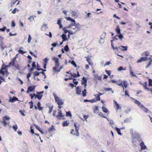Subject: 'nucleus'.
Listing matches in <instances>:
<instances>
[{
	"mask_svg": "<svg viewBox=\"0 0 152 152\" xmlns=\"http://www.w3.org/2000/svg\"><path fill=\"white\" fill-rule=\"evenodd\" d=\"M6 28V27L4 26L2 28H0V31H4Z\"/></svg>",
	"mask_w": 152,
	"mask_h": 152,
	"instance_id": "09e8293b",
	"label": "nucleus"
},
{
	"mask_svg": "<svg viewBox=\"0 0 152 152\" xmlns=\"http://www.w3.org/2000/svg\"><path fill=\"white\" fill-rule=\"evenodd\" d=\"M149 55V52L148 51L144 52L142 54V55L143 56H148Z\"/></svg>",
	"mask_w": 152,
	"mask_h": 152,
	"instance_id": "473e14b6",
	"label": "nucleus"
},
{
	"mask_svg": "<svg viewBox=\"0 0 152 152\" xmlns=\"http://www.w3.org/2000/svg\"><path fill=\"white\" fill-rule=\"evenodd\" d=\"M10 118L6 116H4L2 118V121H1V123L4 126H6L7 125L9 124V122H6V121H9L10 119Z\"/></svg>",
	"mask_w": 152,
	"mask_h": 152,
	"instance_id": "6e6552de",
	"label": "nucleus"
},
{
	"mask_svg": "<svg viewBox=\"0 0 152 152\" xmlns=\"http://www.w3.org/2000/svg\"><path fill=\"white\" fill-rule=\"evenodd\" d=\"M73 83L75 85H77L78 84V82L76 81L75 79H73Z\"/></svg>",
	"mask_w": 152,
	"mask_h": 152,
	"instance_id": "603ef678",
	"label": "nucleus"
},
{
	"mask_svg": "<svg viewBox=\"0 0 152 152\" xmlns=\"http://www.w3.org/2000/svg\"><path fill=\"white\" fill-rule=\"evenodd\" d=\"M126 69V67H125V68L124 69L123 68V67L122 66H120L119 67L118 69V71H121L122 70H125Z\"/></svg>",
	"mask_w": 152,
	"mask_h": 152,
	"instance_id": "a18cd8bd",
	"label": "nucleus"
},
{
	"mask_svg": "<svg viewBox=\"0 0 152 152\" xmlns=\"http://www.w3.org/2000/svg\"><path fill=\"white\" fill-rule=\"evenodd\" d=\"M104 90L105 91H108L110 90L112 91V88H105Z\"/></svg>",
	"mask_w": 152,
	"mask_h": 152,
	"instance_id": "8fccbe9b",
	"label": "nucleus"
},
{
	"mask_svg": "<svg viewBox=\"0 0 152 152\" xmlns=\"http://www.w3.org/2000/svg\"><path fill=\"white\" fill-rule=\"evenodd\" d=\"M69 124V122L68 121H64L62 123V125L63 127L68 126Z\"/></svg>",
	"mask_w": 152,
	"mask_h": 152,
	"instance_id": "aec40b11",
	"label": "nucleus"
},
{
	"mask_svg": "<svg viewBox=\"0 0 152 152\" xmlns=\"http://www.w3.org/2000/svg\"><path fill=\"white\" fill-rule=\"evenodd\" d=\"M11 26L12 27H14L15 26V24L13 21L12 22Z\"/></svg>",
	"mask_w": 152,
	"mask_h": 152,
	"instance_id": "13d9d810",
	"label": "nucleus"
},
{
	"mask_svg": "<svg viewBox=\"0 0 152 152\" xmlns=\"http://www.w3.org/2000/svg\"><path fill=\"white\" fill-rule=\"evenodd\" d=\"M32 66L33 67L35 68L36 67V65L35 64V62L33 61L32 63Z\"/></svg>",
	"mask_w": 152,
	"mask_h": 152,
	"instance_id": "680f3d73",
	"label": "nucleus"
},
{
	"mask_svg": "<svg viewBox=\"0 0 152 152\" xmlns=\"http://www.w3.org/2000/svg\"><path fill=\"white\" fill-rule=\"evenodd\" d=\"M44 92L43 91L40 92L37 91V94L35 93L31 94H30L29 96H30L31 99H32L34 96V98L35 99L37 98L39 100H40L43 96L42 94L44 93Z\"/></svg>",
	"mask_w": 152,
	"mask_h": 152,
	"instance_id": "20e7f679",
	"label": "nucleus"
},
{
	"mask_svg": "<svg viewBox=\"0 0 152 152\" xmlns=\"http://www.w3.org/2000/svg\"><path fill=\"white\" fill-rule=\"evenodd\" d=\"M29 103L30 104V109H31V108H33V103L32 100H31L30 102H29Z\"/></svg>",
	"mask_w": 152,
	"mask_h": 152,
	"instance_id": "58836bf2",
	"label": "nucleus"
},
{
	"mask_svg": "<svg viewBox=\"0 0 152 152\" xmlns=\"http://www.w3.org/2000/svg\"><path fill=\"white\" fill-rule=\"evenodd\" d=\"M53 95L54 96L56 102L58 105V108L61 109L62 107L61 105H62L64 104V102L63 101L62 99H61L59 97L57 96L56 94L53 93Z\"/></svg>",
	"mask_w": 152,
	"mask_h": 152,
	"instance_id": "f03ea898",
	"label": "nucleus"
},
{
	"mask_svg": "<svg viewBox=\"0 0 152 152\" xmlns=\"http://www.w3.org/2000/svg\"><path fill=\"white\" fill-rule=\"evenodd\" d=\"M17 101H18V99L15 96H13V97L12 98H10L9 100V101L10 102H14Z\"/></svg>",
	"mask_w": 152,
	"mask_h": 152,
	"instance_id": "a211bd4d",
	"label": "nucleus"
},
{
	"mask_svg": "<svg viewBox=\"0 0 152 152\" xmlns=\"http://www.w3.org/2000/svg\"><path fill=\"white\" fill-rule=\"evenodd\" d=\"M148 86L149 87H152V80L149 79H148ZM149 91L151 92V94H152V88H148Z\"/></svg>",
	"mask_w": 152,
	"mask_h": 152,
	"instance_id": "4468645a",
	"label": "nucleus"
},
{
	"mask_svg": "<svg viewBox=\"0 0 152 152\" xmlns=\"http://www.w3.org/2000/svg\"><path fill=\"white\" fill-rule=\"evenodd\" d=\"M58 113L57 115H56V110H54L53 111V116L54 117L56 116L57 118L58 119H64L65 118H64V115L62 114V111L61 110H58Z\"/></svg>",
	"mask_w": 152,
	"mask_h": 152,
	"instance_id": "0eeeda50",
	"label": "nucleus"
},
{
	"mask_svg": "<svg viewBox=\"0 0 152 152\" xmlns=\"http://www.w3.org/2000/svg\"><path fill=\"white\" fill-rule=\"evenodd\" d=\"M102 111L104 112L105 113H107L108 112V110L105 107H102Z\"/></svg>",
	"mask_w": 152,
	"mask_h": 152,
	"instance_id": "2f4dec72",
	"label": "nucleus"
},
{
	"mask_svg": "<svg viewBox=\"0 0 152 152\" xmlns=\"http://www.w3.org/2000/svg\"><path fill=\"white\" fill-rule=\"evenodd\" d=\"M48 60H49V59L47 58H46L45 59H44V63L45 64L46 63V64H47Z\"/></svg>",
	"mask_w": 152,
	"mask_h": 152,
	"instance_id": "6e6d98bb",
	"label": "nucleus"
},
{
	"mask_svg": "<svg viewBox=\"0 0 152 152\" xmlns=\"http://www.w3.org/2000/svg\"><path fill=\"white\" fill-rule=\"evenodd\" d=\"M67 20L70 21L72 23L70 24V25L65 27V28H71L73 26L77 27V24H76L75 20L73 18L70 17H68L66 18Z\"/></svg>",
	"mask_w": 152,
	"mask_h": 152,
	"instance_id": "423d86ee",
	"label": "nucleus"
},
{
	"mask_svg": "<svg viewBox=\"0 0 152 152\" xmlns=\"http://www.w3.org/2000/svg\"><path fill=\"white\" fill-rule=\"evenodd\" d=\"M18 52L19 53H21L22 54H23L24 53H25V52H24L23 50H19Z\"/></svg>",
	"mask_w": 152,
	"mask_h": 152,
	"instance_id": "69168bd1",
	"label": "nucleus"
},
{
	"mask_svg": "<svg viewBox=\"0 0 152 152\" xmlns=\"http://www.w3.org/2000/svg\"><path fill=\"white\" fill-rule=\"evenodd\" d=\"M71 64H72L75 67H76L77 65L74 61H72L71 62Z\"/></svg>",
	"mask_w": 152,
	"mask_h": 152,
	"instance_id": "a19ab883",
	"label": "nucleus"
},
{
	"mask_svg": "<svg viewBox=\"0 0 152 152\" xmlns=\"http://www.w3.org/2000/svg\"><path fill=\"white\" fill-rule=\"evenodd\" d=\"M8 67H9L8 65H6L4 64H2L0 70V74H1L3 76L5 75L7 77L9 74L7 69H6Z\"/></svg>",
	"mask_w": 152,
	"mask_h": 152,
	"instance_id": "7ed1b4c3",
	"label": "nucleus"
},
{
	"mask_svg": "<svg viewBox=\"0 0 152 152\" xmlns=\"http://www.w3.org/2000/svg\"><path fill=\"white\" fill-rule=\"evenodd\" d=\"M123 87H124V86L125 88H126L129 85L127 83V82L125 81H123Z\"/></svg>",
	"mask_w": 152,
	"mask_h": 152,
	"instance_id": "c756f323",
	"label": "nucleus"
},
{
	"mask_svg": "<svg viewBox=\"0 0 152 152\" xmlns=\"http://www.w3.org/2000/svg\"><path fill=\"white\" fill-rule=\"evenodd\" d=\"M139 83L140 84L143 86V87L144 89L148 90L149 91L148 88L147 87V82H144L143 83H142L140 81L139 82Z\"/></svg>",
	"mask_w": 152,
	"mask_h": 152,
	"instance_id": "ddd939ff",
	"label": "nucleus"
},
{
	"mask_svg": "<svg viewBox=\"0 0 152 152\" xmlns=\"http://www.w3.org/2000/svg\"><path fill=\"white\" fill-rule=\"evenodd\" d=\"M99 108L98 106H95L94 108V110H93V112L94 113H97V112H98L99 111Z\"/></svg>",
	"mask_w": 152,
	"mask_h": 152,
	"instance_id": "7c9ffc66",
	"label": "nucleus"
},
{
	"mask_svg": "<svg viewBox=\"0 0 152 152\" xmlns=\"http://www.w3.org/2000/svg\"><path fill=\"white\" fill-rule=\"evenodd\" d=\"M40 74V72H34V77H36V76L39 75Z\"/></svg>",
	"mask_w": 152,
	"mask_h": 152,
	"instance_id": "37998d69",
	"label": "nucleus"
},
{
	"mask_svg": "<svg viewBox=\"0 0 152 152\" xmlns=\"http://www.w3.org/2000/svg\"><path fill=\"white\" fill-rule=\"evenodd\" d=\"M87 80L86 78L85 77H83L82 78L81 83L82 85H84L85 88H86V86H87Z\"/></svg>",
	"mask_w": 152,
	"mask_h": 152,
	"instance_id": "f8f14e48",
	"label": "nucleus"
},
{
	"mask_svg": "<svg viewBox=\"0 0 152 152\" xmlns=\"http://www.w3.org/2000/svg\"><path fill=\"white\" fill-rule=\"evenodd\" d=\"M140 145L141 147L140 149L141 150L146 149L147 148V147L145 145V143L143 141L141 142Z\"/></svg>",
	"mask_w": 152,
	"mask_h": 152,
	"instance_id": "2eb2a0df",
	"label": "nucleus"
},
{
	"mask_svg": "<svg viewBox=\"0 0 152 152\" xmlns=\"http://www.w3.org/2000/svg\"><path fill=\"white\" fill-rule=\"evenodd\" d=\"M148 59H149V63L148 64L147 66L146 67V68H148V67H149L151 65V63L152 61V60L151 58H149Z\"/></svg>",
	"mask_w": 152,
	"mask_h": 152,
	"instance_id": "72a5a7b5",
	"label": "nucleus"
},
{
	"mask_svg": "<svg viewBox=\"0 0 152 152\" xmlns=\"http://www.w3.org/2000/svg\"><path fill=\"white\" fill-rule=\"evenodd\" d=\"M134 103L137 104L139 107H140V106L142 105L140 102L137 99L134 101Z\"/></svg>",
	"mask_w": 152,
	"mask_h": 152,
	"instance_id": "c85d7f7f",
	"label": "nucleus"
},
{
	"mask_svg": "<svg viewBox=\"0 0 152 152\" xmlns=\"http://www.w3.org/2000/svg\"><path fill=\"white\" fill-rule=\"evenodd\" d=\"M16 58L14 57L11 59V61L8 64L9 67L10 66H14L15 62L16 60Z\"/></svg>",
	"mask_w": 152,
	"mask_h": 152,
	"instance_id": "9b49d317",
	"label": "nucleus"
},
{
	"mask_svg": "<svg viewBox=\"0 0 152 152\" xmlns=\"http://www.w3.org/2000/svg\"><path fill=\"white\" fill-rule=\"evenodd\" d=\"M111 63L110 61H108L107 63H106L104 65V66H106L107 65H109Z\"/></svg>",
	"mask_w": 152,
	"mask_h": 152,
	"instance_id": "bf43d9fd",
	"label": "nucleus"
},
{
	"mask_svg": "<svg viewBox=\"0 0 152 152\" xmlns=\"http://www.w3.org/2000/svg\"><path fill=\"white\" fill-rule=\"evenodd\" d=\"M95 102H96V100L95 99L90 100V102L91 103H93Z\"/></svg>",
	"mask_w": 152,
	"mask_h": 152,
	"instance_id": "4d7b16f0",
	"label": "nucleus"
},
{
	"mask_svg": "<svg viewBox=\"0 0 152 152\" xmlns=\"http://www.w3.org/2000/svg\"><path fill=\"white\" fill-rule=\"evenodd\" d=\"M72 14L73 15L75 16L76 15L77 13L75 11H73L72 12Z\"/></svg>",
	"mask_w": 152,
	"mask_h": 152,
	"instance_id": "774afa93",
	"label": "nucleus"
},
{
	"mask_svg": "<svg viewBox=\"0 0 152 152\" xmlns=\"http://www.w3.org/2000/svg\"><path fill=\"white\" fill-rule=\"evenodd\" d=\"M115 31L118 34H121V30L119 28V27L118 26H117L116 27V28H115Z\"/></svg>",
	"mask_w": 152,
	"mask_h": 152,
	"instance_id": "5701e85b",
	"label": "nucleus"
},
{
	"mask_svg": "<svg viewBox=\"0 0 152 152\" xmlns=\"http://www.w3.org/2000/svg\"><path fill=\"white\" fill-rule=\"evenodd\" d=\"M35 126L36 127V128L37 129H38V130L39 131V130H40L41 129H40V127L37 125H35Z\"/></svg>",
	"mask_w": 152,
	"mask_h": 152,
	"instance_id": "338daca9",
	"label": "nucleus"
},
{
	"mask_svg": "<svg viewBox=\"0 0 152 152\" xmlns=\"http://www.w3.org/2000/svg\"><path fill=\"white\" fill-rule=\"evenodd\" d=\"M37 105L38 106V109L39 111H42V110L43 107L41 106V104L39 102H38L37 103Z\"/></svg>",
	"mask_w": 152,
	"mask_h": 152,
	"instance_id": "b1692460",
	"label": "nucleus"
},
{
	"mask_svg": "<svg viewBox=\"0 0 152 152\" xmlns=\"http://www.w3.org/2000/svg\"><path fill=\"white\" fill-rule=\"evenodd\" d=\"M36 86H30L28 88L27 91V93H29V92H32L34 91Z\"/></svg>",
	"mask_w": 152,
	"mask_h": 152,
	"instance_id": "9d476101",
	"label": "nucleus"
},
{
	"mask_svg": "<svg viewBox=\"0 0 152 152\" xmlns=\"http://www.w3.org/2000/svg\"><path fill=\"white\" fill-rule=\"evenodd\" d=\"M86 60L88 62L89 64L91 65L92 66L93 65V63L91 61V59L88 57H86Z\"/></svg>",
	"mask_w": 152,
	"mask_h": 152,
	"instance_id": "412c9836",
	"label": "nucleus"
},
{
	"mask_svg": "<svg viewBox=\"0 0 152 152\" xmlns=\"http://www.w3.org/2000/svg\"><path fill=\"white\" fill-rule=\"evenodd\" d=\"M17 9L16 8H15L12 11V14H15L16 11Z\"/></svg>",
	"mask_w": 152,
	"mask_h": 152,
	"instance_id": "052dcab7",
	"label": "nucleus"
},
{
	"mask_svg": "<svg viewBox=\"0 0 152 152\" xmlns=\"http://www.w3.org/2000/svg\"><path fill=\"white\" fill-rule=\"evenodd\" d=\"M105 71L106 72V73H107V75H110L111 72L110 71H108V70H105Z\"/></svg>",
	"mask_w": 152,
	"mask_h": 152,
	"instance_id": "5fc2aeb1",
	"label": "nucleus"
},
{
	"mask_svg": "<svg viewBox=\"0 0 152 152\" xmlns=\"http://www.w3.org/2000/svg\"><path fill=\"white\" fill-rule=\"evenodd\" d=\"M86 90L84 89L82 93V95L83 97L85 96H86Z\"/></svg>",
	"mask_w": 152,
	"mask_h": 152,
	"instance_id": "c9c22d12",
	"label": "nucleus"
},
{
	"mask_svg": "<svg viewBox=\"0 0 152 152\" xmlns=\"http://www.w3.org/2000/svg\"><path fill=\"white\" fill-rule=\"evenodd\" d=\"M31 36L29 34L28 35V42L29 43L31 42Z\"/></svg>",
	"mask_w": 152,
	"mask_h": 152,
	"instance_id": "de8ad7c7",
	"label": "nucleus"
},
{
	"mask_svg": "<svg viewBox=\"0 0 152 152\" xmlns=\"http://www.w3.org/2000/svg\"><path fill=\"white\" fill-rule=\"evenodd\" d=\"M124 38V36L121 33L118 34V35H115L113 37V39L114 40H118V39H119L121 41H122V39Z\"/></svg>",
	"mask_w": 152,
	"mask_h": 152,
	"instance_id": "1a4fd4ad",
	"label": "nucleus"
},
{
	"mask_svg": "<svg viewBox=\"0 0 152 152\" xmlns=\"http://www.w3.org/2000/svg\"><path fill=\"white\" fill-rule=\"evenodd\" d=\"M57 24L59 25V28H63V26L61 24V19H59L58 20Z\"/></svg>",
	"mask_w": 152,
	"mask_h": 152,
	"instance_id": "393cba45",
	"label": "nucleus"
},
{
	"mask_svg": "<svg viewBox=\"0 0 152 152\" xmlns=\"http://www.w3.org/2000/svg\"><path fill=\"white\" fill-rule=\"evenodd\" d=\"M77 123H75L74 124V126L75 127V131L74 129H72L71 130L70 134H72L76 136L77 137H78L79 136V133L78 132V130L79 128V126H77Z\"/></svg>",
	"mask_w": 152,
	"mask_h": 152,
	"instance_id": "39448f33",
	"label": "nucleus"
},
{
	"mask_svg": "<svg viewBox=\"0 0 152 152\" xmlns=\"http://www.w3.org/2000/svg\"><path fill=\"white\" fill-rule=\"evenodd\" d=\"M66 116H70V117H71L72 115V114L70 111L68 112H66Z\"/></svg>",
	"mask_w": 152,
	"mask_h": 152,
	"instance_id": "ea45409f",
	"label": "nucleus"
},
{
	"mask_svg": "<svg viewBox=\"0 0 152 152\" xmlns=\"http://www.w3.org/2000/svg\"><path fill=\"white\" fill-rule=\"evenodd\" d=\"M130 75H131V76L132 77H133V76H135V75H134V73L133 72V71L131 69L130 70Z\"/></svg>",
	"mask_w": 152,
	"mask_h": 152,
	"instance_id": "79ce46f5",
	"label": "nucleus"
},
{
	"mask_svg": "<svg viewBox=\"0 0 152 152\" xmlns=\"http://www.w3.org/2000/svg\"><path fill=\"white\" fill-rule=\"evenodd\" d=\"M114 103L115 104L114 107L117 110H118L119 109H120L121 108V107H120L119 104L115 100H114Z\"/></svg>",
	"mask_w": 152,
	"mask_h": 152,
	"instance_id": "f3484780",
	"label": "nucleus"
},
{
	"mask_svg": "<svg viewBox=\"0 0 152 152\" xmlns=\"http://www.w3.org/2000/svg\"><path fill=\"white\" fill-rule=\"evenodd\" d=\"M12 128L15 131H16L18 129V126L16 125H14L13 126Z\"/></svg>",
	"mask_w": 152,
	"mask_h": 152,
	"instance_id": "c03bdc74",
	"label": "nucleus"
},
{
	"mask_svg": "<svg viewBox=\"0 0 152 152\" xmlns=\"http://www.w3.org/2000/svg\"><path fill=\"white\" fill-rule=\"evenodd\" d=\"M53 130H55L53 126L52 125L51 127H50L48 129V131L49 132H51Z\"/></svg>",
	"mask_w": 152,
	"mask_h": 152,
	"instance_id": "e433bc0d",
	"label": "nucleus"
},
{
	"mask_svg": "<svg viewBox=\"0 0 152 152\" xmlns=\"http://www.w3.org/2000/svg\"><path fill=\"white\" fill-rule=\"evenodd\" d=\"M53 60L55 61V67L53 68V70L54 72H59L60 71L61 69L62 68V66H61L59 69H57L59 65V61L58 58L56 57H54L53 58Z\"/></svg>",
	"mask_w": 152,
	"mask_h": 152,
	"instance_id": "f257e3e1",
	"label": "nucleus"
},
{
	"mask_svg": "<svg viewBox=\"0 0 152 152\" xmlns=\"http://www.w3.org/2000/svg\"><path fill=\"white\" fill-rule=\"evenodd\" d=\"M148 59V58L147 57H142L137 61V62L140 63L142 61H146Z\"/></svg>",
	"mask_w": 152,
	"mask_h": 152,
	"instance_id": "dca6fc26",
	"label": "nucleus"
},
{
	"mask_svg": "<svg viewBox=\"0 0 152 152\" xmlns=\"http://www.w3.org/2000/svg\"><path fill=\"white\" fill-rule=\"evenodd\" d=\"M76 94L78 95H80L81 94V91L79 86H77L76 88Z\"/></svg>",
	"mask_w": 152,
	"mask_h": 152,
	"instance_id": "4be33fe9",
	"label": "nucleus"
},
{
	"mask_svg": "<svg viewBox=\"0 0 152 152\" xmlns=\"http://www.w3.org/2000/svg\"><path fill=\"white\" fill-rule=\"evenodd\" d=\"M116 84L119 86L122 87L123 88L124 90V87H123V85L122 81H121V82H118V83H116Z\"/></svg>",
	"mask_w": 152,
	"mask_h": 152,
	"instance_id": "f704fd0d",
	"label": "nucleus"
},
{
	"mask_svg": "<svg viewBox=\"0 0 152 152\" xmlns=\"http://www.w3.org/2000/svg\"><path fill=\"white\" fill-rule=\"evenodd\" d=\"M64 50L66 51H67L69 50V48L68 45H66L64 48Z\"/></svg>",
	"mask_w": 152,
	"mask_h": 152,
	"instance_id": "49530a36",
	"label": "nucleus"
},
{
	"mask_svg": "<svg viewBox=\"0 0 152 152\" xmlns=\"http://www.w3.org/2000/svg\"><path fill=\"white\" fill-rule=\"evenodd\" d=\"M88 115H84L83 117L84 119L86 120L88 118Z\"/></svg>",
	"mask_w": 152,
	"mask_h": 152,
	"instance_id": "0e129e2a",
	"label": "nucleus"
},
{
	"mask_svg": "<svg viewBox=\"0 0 152 152\" xmlns=\"http://www.w3.org/2000/svg\"><path fill=\"white\" fill-rule=\"evenodd\" d=\"M48 107H49V111L48 112V113L49 114L52 111L53 108V105L52 106H48Z\"/></svg>",
	"mask_w": 152,
	"mask_h": 152,
	"instance_id": "bb28decb",
	"label": "nucleus"
},
{
	"mask_svg": "<svg viewBox=\"0 0 152 152\" xmlns=\"http://www.w3.org/2000/svg\"><path fill=\"white\" fill-rule=\"evenodd\" d=\"M97 96L96 97V99H95L96 101H99L100 100V97L98 95H97Z\"/></svg>",
	"mask_w": 152,
	"mask_h": 152,
	"instance_id": "3c124183",
	"label": "nucleus"
},
{
	"mask_svg": "<svg viewBox=\"0 0 152 152\" xmlns=\"http://www.w3.org/2000/svg\"><path fill=\"white\" fill-rule=\"evenodd\" d=\"M61 37L63 39V41H65L68 40L66 38V36L64 34H63L62 35Z\"/></svg>",
	"mask_w": 152,
	"mask_h": 152,
	"instance_id": "a878e982",
	"label": "nucleus"
},
{
	"mask_svg": "<svg viewBox=\"0 0 152 152\" xmlns=\"http://www.w3.org/2000/svg\"><path fill=\"white\" fill-rule=\"evenodd\" d=\"M70 77H73L75 78L76 77H77V75L76 74H71V76H70Z\"/></svg>",
	"mask_w": 152,
	"mask_h": 152,
	"instance_id": "864d4df0",
	"label": "nucleus"
},
{
	"mask_svg": "<svg viewBox=\"0 0 152 152\" xmlns=\"http://www.w3.org/2000/svg\"><path fill=\"white\" fill-rule=\"evenodd\" d=\"M46 35L48 36L50 38H51L52 37L51 33L50 32H49V34H46Z\"/></svg>",
	"mask_w": 152,
	"mask_h": 152,
	"instance_id": "e2e57ef3",
	"label": "nucleus"
},
{
	"mask_svg": "<svg viewBox=\"0 0 152 152\" xmlns=\"http://www.w3.org/2000/svg\"><path fill=\"white\" fill-rule=\"evenodd\" d=\"M140 108L141 109H142L143 108V110L146 113H147L148 112V109L147 108L145 107L143 105H141L140 106Z\"/></svg>",
	"mask_w": 152,
	"mask_h": 152,
	"instance_id": "cd10ccee",
	"label": "nucleus"
},
{
	"mask_svg": "<svg viewBox=\"0 0 152 152\" xmlns=\"http://www.w3.org/2000/svg\"><path fill=\"white\" fill-rule=\"evenodd\" d=\"M115 128H116V131H117L118 134L120 135H121L122 134H121V131H120V129H119L117 127H116Z\"/></svg>",
	"mask_w": 152,
	"mask_h": 152,
	"instance_id": "4c0bfd02",
	"label": "nucleus"
},
{
	"mask_svg": "<svg viewBox=\"0 0 152 152\" xmlns=\"http://www.w3.org/2000/svg\"><path fill=\"white\" fill-rule=\"evenodd\" d=\"M119 49L122 51H124L125 50H127V47L124 46H121L118 47Z\"/></svg>",
	"mask_w": 152,
	"mask_h": 152,
	"instance_id": "6ab92c4d",
	"label": "nucleus"
}]
</instances>
